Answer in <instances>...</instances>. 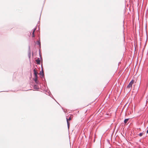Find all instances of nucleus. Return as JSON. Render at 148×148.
I'll list each match as a JSON object with an SVG mask.
<instances>
[{
    "instance_id": "obj_2",
    "label": "nucleus",
    "mask_w": 148,
    "mask_h": 148,
    "mask_svg": "<svg viewBox=\"0 0 148 148\" xmlns=\"http://www.w3.org/2000/svg\"><path fill=\"white\" fill-rule=\"evenodd\" d=\"M72 118H73V117H72V116L71 115L69 119H66V121H67V122L68 127V128H69V126H70V123H69V121L71 120L72 119Z\"/></svg>"
},
{
    "instance_id": "obj_11",
    "label": "nucleus",
    "mask_w": 148,
    "mask_h": 148,
    "mask_svg": "<svg viewBox=\"0 0 148 148\" xmlns=\"http://www.w3.org/2000/svg\"><path fill=\"white\" fill-rule=\"evenodd\" d=\"M147 133H148V130L147 131Z\"/></svg>"
},
{
    "instance_id": "obj_5",
    "label": "nucleus",
    "mask_w": 148,
    "mask_h": 148,
    "mask_svg": "<svg viewBox=\"0 0 148 148\" xmlns=\"http://www.w3.org/2000/svg\"><path fill=\"white\" fill-rule=\"evenodd\" d=\"M36 29H35L33 31V32L32 33V37H34L35 36L34 35V32L36 30Z\"/></svg>"
},
{
    "instance_id": "obj_3",
    "label": "nucleus",
    "mask_w": 148,
    "mask_h": 148,
    "mask_svg": "<svg viewBox=\"0 0 148 148\" xmlns=\"http://www.w3.org/2000/svg\"><path fill=\"white\" fill-rule=\"evenodd\" d=\"M36 68H35L34 70V76L35 77H38V76H37V72L36 71Z\"/></svg>"
},
{
    "instance_id": "obj_9",
    "label": "nucleus",
    "mask_w": 148,
    "mask_h": 148,
    "mask_svg": "<svg viewBox=\"0 0 148 148\" xmlns=\"http://www.w3.org/2000/svg\"><path fill=\"white\" fill-rule=\"evenodd\" d=\"M143 133H140L139 134V135L140 136H142V135H143Z\"/></svg>"
},
{
    "instance_id": "obj_8",
    "label": "nucleus",
    "mask_w": 148,
    "mask_h": 148,
    "mask_svg": "<svg viewBox=\"0 0 148 148\" xmlns=\"http://www.w3.org/2000/svg\"><path fill=\"white\" fill-rule=\"evenodd\" d=\"M38 78V77H35V78L34 79V81L36 82L37 81Z\"/></svg>"
},
{
    "instance_id": "obj_1",
    "label": "nucleus",
    "mask_w": 148,
    "mask_h": 148,
    "mask_svg": "<svg viewBox=\"0 0 148 148\" xmlns=\"http://www.w3.org/2000/svg\"><path fill=\"white\" fill-rule=\"evenodd\" d=\"M134 80H132L127 86V88L129 90H130L132 88V85L134 83Z\"/></svg>"
},
{
    "instance_id": "obj_10",
    "label": "nucleus",
    "mask_w": 148,
    "mask_h": 148,
    "mask_svg": "<svg viewBox=\"0 0 148 148\" xmlns=\"http://www.w3.org/2000/svg\"><path fill=\"white\" fill-rule=\"evenodd\" d=\"M38 44L39 45H40V42H38Z\"/></svg>"
},
{
    "instance_id": "obj_7",
    "label": "nucleus",
    "mask_w": 148,
    "mask_h": 148,
    "mask_svg": "<svg viewBox=\"0 0 148 148\" xmlns=\"http://www.w3.org/2000/svg\"><path fill=\"white\" fill-rule=\"evenodd\" d=\"M40 75L42 76H43V75H44V74H43V72H40Z\"/></svg>"
},
{
    "instance_id": "obj_6",
    "label": "nucleus",
    "mask_w": 148,
    "mask_h": 148,
    "mask_svg": "<svg viewBox=\"0 0 148 148\" xmlns=\"http://www.w3.org/2000/svg\"><path fill=\"white\" fill-rule=\"evenodd\" d=\"M129 119H126L124 120V123L125 124L126 123L128 122Z\"/></svg>"
},
{
    "instance_id": "obj_4",
    "label": "nucleus",
    "mask_w": 148,
    "mask_h": 148,
    "mask_svg": "<svg viewBox=\"0 0 148 148\" xmlns=\"http://www.w3.org/2000/svg\"><path fill=\"white\" fill-rule=\"evenodd\" d=\"M36 61L37 63V64H40V60L39 58H38L36 60Z\"/></svg>"
}]
</instances>
